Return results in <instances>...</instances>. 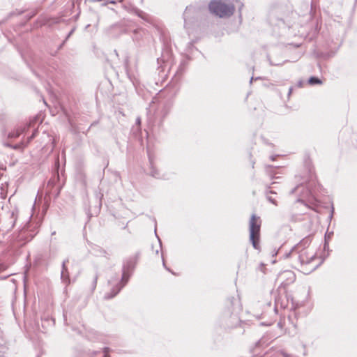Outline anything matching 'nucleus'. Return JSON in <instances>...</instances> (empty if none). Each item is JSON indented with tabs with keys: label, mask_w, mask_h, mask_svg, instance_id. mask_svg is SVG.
<instances>
[{
	"label": "nucleus",
	"mask_w": 357,
	"mask_h": 357,
	"mask_svg": "<svg viewBox=\"0 0 357 357\" xmlns=\"http://www.w3.org/2000/svg\"><path fill=\"white\" fill-rule=\"evenodd\" d=\"M210 11L220 17H228L231 16L234 10V6L227 0H213L209 6Z\"/></svg>",
	"instance_id": "1"
},
{
	"label": "nucleus",
	"mask_w": 357,
	"mask_h": 357,
	"mask_svg": "<svg viewBox=\"0 0 357 357\" xmlns=\"http://www.w3.org/2000/svg\"><path fill=\"white\" fill-rule=\"evenodd\" d=\"M136 261L137 257H135L133 258L126 260L124 262L121 280L117 282L116 289H112V294L110 295H105V297L106 298H112L114 296H115L119 292L121 288L126 284L130 276L129 271L134 268L135 265L136 264Z\"/></svg>",
	"instance_id": "2"
},
{
	"label": "nucleus",
	"mask_w": 357,
	"mask_h": 357,
	"mask_svg": "<svg viewBox=\"0 0 357 357\" xmlns=\"http://www.w3.org/2000/svg\"><path fill=\"white\" fill-rule=\"evenodd\" d=\"M261 220L256 215H252L249 222L250 241L255 249L260 250L259 238Z\"/></svg>",
	"instance_id": "3"
},
{
	"label": "nucleus",
	"mask_w": 357,
	"mask_h": 357,
	"mask_svg": "<svg viewBox=\"0 0 357 357\" xmlns=\"http://www.w3.org/2000/svg\"><path fill=\"white\" fill-rule=\"evenodd\" d=\"M308 242L309 239H304L295 248L296 251L298 252V259L301 264H309L315 257V252L312 248H303Z\"/></svg>",
	"instance_id": "4"
},
{
	"label": "nucleus",
	"mask_w": 357,
	"mask_h": 357,
	"mask_svg": "<svg viewBox=\"0 0 357 357\" xmlns=\"http://www.w3.org/2000/svg\"><path fill=\"white\" fill-rule=\"evenodd\" d=\"M67 261H64L62 264V271H61V279L65 280L66 277H68V270L66 266Z\"/></svg>",
	"instance_id": "5"
},
{
	"label": "nucleus",
	"mask_w": 357,
	"mask_h": 357,
	"mask_svg": "<svg viewBox=\"0 0 357 357\" xmlns=\"http://www.w3.org/2000/svg\"><path fill=\"white\" fill-rule=\"evenodd\" d=\"M309 83L310 84H321V81L318 79L317 77H311L310 79H309Z\"/></svg>",
	"instance_id": "6"
},
{
	"label": "nucleus",
	"mask_w": 357,
	"mask_h": 357,
	"mask_svg": "<svg viewBox=\"0 0 357 357\" xmlns=\"http://www.w3.org/2000/svg\"><path fill=\"white\" fill-rule=\"evenodd\" d=\"M284 274L291 280L293 281L294 280V276L292 272L291 271H285Z\"/></svg>",
	"instance_id": "7"
},
{
	"label": "nucleus",
	"mask_w": 357,
	"mask_h": 357,
	"mask_svg": "<svg viewBox=\"0 0 357 357\" xmlns=\"http://www.w3.org/2000/svg\"><path fill=\"white\" fill-rule=\"evenodd\" d=\"M267 199L272 203L273 204L278 206V202L275 198H273L272 196L267 195L266 196Z\"/></svg>",
	"instance_id": "8"
},
{
	"label": "nucleus",
	"mask_w": 357,
	"mask_h": 357,
	"mask_svg": "<svg viewBox=\"0 0 357 357\" xmlns=\"http://www.w3.org/2000/svg\"><path fill=\"white\" fill-rule=\"evenodd\" d=\"M109 350V349L108 347L104 348V353H105L104 357H109V356L108 355Z\"/></svg>",
	"instance_id": "9"
},
{
	"label": "nucleus",
	"mask_w": 357,
	"mask_h": 357,
	"mask_svg": "<svg viewBox=\"0 0 357 357\" xmlns=\"http://www.w3.org/2000/svg\"><path fill=\"white\" fill-rule=\"evenodd\" d=\"M36 132H37V131H36V130H35V131L33 132V133L32 134V135L29 138V142L30 140H31L33 138H34V137H35Z\"/></svg>",
	"instance_id": "10"
},
{
	"label": "nucleus",
	"mask_w": 357,
	"mask_h": 357,
	"mask_svg": "<svg viewBox=\"0 0 357 357\" xmlns=\"http://www.w3.org/2000/svg\"><path fill=\"white\" fill-rule=\"evenodd\" d=\"M36 132H37V131H36V130H35V131L33 132V133L32 134V135L29 138V142L30 140H31L33 138H34V137H35Z\"/></svg>",
	"instance_id": "11"
},
{
	"label": "nucleus",
	"mask_w": 357,
	"mask_h": 357,
	"mask_svg": "<svg viewBox=\"0 0 357 357\" xmlns=\"http://www.w3.org/2000/svg\"><path fill=\"white\" fill-rule=\"evenodd\" d=\"M118 282V278L115 279V280H111L109 281V283L112 284H115L116 282Z\"/></svg>",
	"instance_id": "12"
},
{
	"label": "nucleus",
	"mask_w": 357,
	"mask_h": 357,
	"mask_svg": "<svg viewBox=\"0 0 357 357\" xmlns=\"http://www.w3.org/2000/svg\"><path fill=\"white\" fill-rule=\"evenodd\" d=\"M136 123L138 124V125H140L141 123V119L139 117L137 118L136 119Z\"/></svg>",
	"instance_id": "13"
},
{
	"label": "nucleus",
	"mask_w": 357,
	"mask_h": 357,
	"mask_svg": "<svg viewBox=\"0 0 357 357\" xmlns=\"http://www.w3.org/2000/svg\"><path fill=\"white\" fill-rule=\"evenodd\" d=\"M189 10H190V8L187 7V8H186V10H185V11L184 15H185L188 13V12Z\"/></svg>",
	"instance_id": "14"
},
{
	"label": "nucleus",
	"mask_w": 357,
	"mask_h": 357,
	"mask_svg": "<svg viewBox=\"0 0 357 357\" xmlns=\"http://www.w3.org/2000/svg\"><path fill=\"white\" fill-rule=\"evenodd\" d=\"M137 14H138V15H139V17H143V16H142V11L138 12V13H137Z\"/></svg>",
	"instance_id": "15"
},
{
	"label": "nucleus",
	"mask_w": 357,
	"mask_h": 357,
	"mask_svg": "<svg viewBox=\"0 0 357 357\" xmlns=\"http://www.w3.org/2000/svg\"><path fill=\"white\" fill-rule=\"evenodd\" d=\"M291 91H292V88L291 87L289 90V96H290V94L291 93Z\"/></svg>",
	"instance_id": "16"
},
{
	"label": "nucleus",
	"mask_w": 357,
	"mask_h": 357,
	"mask_svg": "<svg viewBox=\"0 0 357 357\" xmlns=\"http://www.w3.org/2000/svg\"><path fill=\"white\" fill-rule=\"evenodd\" d=\"M19 135H20V133H19V132H17V133L15 135V136H16V137H17V136H19Z\"/></svg>",
	"instance_id": "17"
}]
</instances>
